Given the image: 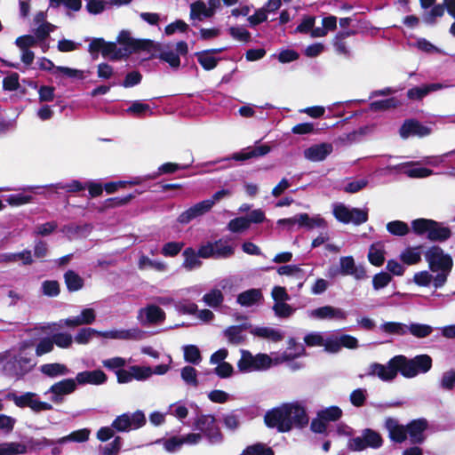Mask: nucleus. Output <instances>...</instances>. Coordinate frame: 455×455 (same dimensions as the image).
<instances>
[{
  "label": "nucleus",
  "mask_w": 455,
  "mask_h": 455,
  "mask_svg": "<svg viewBox=\"0 0 455 455\" xmlns=\"http://www.w3.org/2000/svg\"><path fill=\"white\" fill-rule=\"evenodd\" d=\"M271 148L266 144L255 147H249L247 148H244L242 152L234 154L231 159L236 161H244L253 157L263 156L268 154Z\"/></svg>",
  "instance_id": "c85d7f7f"
},
{
  "label": "nucleus",
  "mask_w": 455,
  "mask_h": 455,
  "mask_svg": "<svg viewBox=\"0 0 455 455\" xmlns=\"http://www.w3.org/2000/svg\"><path fill=\"white\" fill-rule=\"evenodd\" d=\"M6 397L12 401L16 406L20 408L29 407L35 412L52 409V404L40 401L37 395L35 393L27 392L21 395H18L15 393H9Z\"/></svg>",
  "instance_id": "1a4fd4ad"
},
{
  "label": "nucleus",
  "mask_w": 455,
  "mask_h": 455,
  "mask_svg": "<svg viewBox=\"0 0 455 455\" xmlns=\"http://www.w3.org/2000/svg\"><path fill=\"white\" fill-rule=\"evenodd\" d=\"M447 87H449L448 84H442V83H434V84H425L422 86H417V87H413V88L410 89L407 92V97L411 100H419L432 92L442 90V89H444Z\"/></svg>",
  "instance_id": "bb28decb"
},
{
  "label": "nucleus",
  "mask_w": 455,
  "mask_h": 455,
  "mask_svg": "<svg viewBox=\"0 0 455 455\" xmlns=\"http://www.w3.org/2000/svg\"><path fill=\"white\" fill-rule=\"evenodd\" d=\"M277 272L281 275L294 277L299 281V287L300 288L302 286L304 271L300 267L294 265H286L278 267Z\"/></svg>",
  "instance_id": "de8ad7c7"
},
{
  "label": "nucleus",
  "mask_w": 455,
  "mask_h": 455,
  "mask_svg": "<svg viewBox=\"0 0 455 455\" xmlns=\"http://www.w3.org/2000/svg\"><path fill=\"white\" fill-rule=\"evenodd\" d=\"M122 447V438L120 436L115 437L112 443L100 446V451L102 455H117Z\"/></svg>",
  "instance_id": "774afa93"
},
{
  "label": "nucleus",
  "mask_w": 455,
  "mask_h": 455,
  "mask_svg": "<svg viewBox=\"0 0 455 455\" xmlns=\"http://www.w3.org/2000/svg\"><path fill=\"white\" fill-rule=\"evenodd\" d=\"M432 225L433 220L427 219H418L411 222L412 230L417 235L427 234L428 235Z\"/></svg>",
  "instance_id": "e2e57ef3"
},
{
  "label": "nucleus",
  "mask_w": 455,
  "mask_h": 455,
  "mask_svg": "<svg viewBox=\"0 0 455 455\" xmlns=\"http://www.w3.org/2000/svg\"><path fill=\"white\" fill-rule=\"evenodd\" d=\"M146 424L145 414L141 411L133 413H124L117 416L112 422V427L117 432H129L138 429Z\"/></svg>",
  "instance_id": "6e6552de"
},
{
  "label": "nucleus",
  "mask_w": 455,
  "mask_h": 455,
  "mask_svg": "<svg viewBox=\"0 0 455 455\" xmlns=\"http://www.w3.org/2000/svg\"><path fill=\"white\" fill-rule=\"evenodd\" d=\"M55 28L56 27L52 23H44L37 25L36 28L33 29L34 35L41 43L43 52H45L49 47L48 44L44 43L45 39L55 30Z\"/></svg>",
  "instance_id": "c9c22d12"
},
{
  "label": "nucleus",
  "mask_w": 455,
  "mask_h": 455,
  "mask_svg": "<svg viewBox=\"0 0 455 455\" xmlns=\"http://www.w3.org/2000/svg\"><path fill=\"white\" fill-rule=\"evenodd\" d=\"M385 427L388 431L389 437L397 443H402L407 436V427L400 425L395 419H387L385 422Z\"/></svg>",
  "instance_id": "c756f323"
},
{
  "label": "nucleus",
  "mask_w": 455,
  "mask_h": 455,
  "mask_svg": "<svg viewBox=\"0 0 455 455\" xmlns=\"http://www.w3.org/2000/svg\"><path fill=\"white\" fill-rule=\"evenodd\" d=\"M243 331V326H230L224 331V335L229 344L239 345L245 340Z\"/></svg>",
  "instance_id": "a19ab883"
},
{
  "label": "nucleus",
  "mask_w": 455,
  "mask_h": 455,
  "mask_svg": "<svg viewBox=\"0 0 455 455\" xmlns=\"http://www.w3.org/2000/svg\"><path fill=\"white\" fill-rule=\"evenodd\" d=\"M240 353L241 358L237 362V368L241 372L262 371L273 364L272 358L267 354L259 353L254 355L245 349H241Z\"/></svg>",
  "instance_id": "39448f33"
},
{
  "label": "nucleus",
  "mask_w": 455,
  "mask_h": 455,
  "mask_svg": "<svg viewBox=\"0 0 455 455\" xmlns=\"http://www.w3.org/2000/svg\"><path fill=\"white\" fill-rule=\"evenodd\" d=\"M78 385H102L108 380L107 375L101 370L84 371L78 372L76 376Z\"/></svg>",
  "instance_id": "b1692460"
},
{
  "label": "nucleus",
  "mask_w": 455,
  "mask_h": 455,
  "mask_svg": "<svg viewBox=\"0 0 455 455\" xmlns=\"http://www.w3.org/2000/svg\"><path fill=\"white\" fill-rule=\"evenodd\" d=\"M327 227V221L320 214L310 216L307 213H300V228L311 230L314 228L324 229Z\"/></svg>",
  "instance_id": "7c9ffc66"
},
{
  "label": "nucleus",
  "mask_w": 455,
  "mask_h": 455,
  "mask_svg": "<svg viewBox=\"0 0 455 455\" xmlns=\"http://www.w3.org/2000/svg\"><path fill=\"white\" fill-rule=\"evenodd\" d=\"M421 246L407 247L400 253V259L406 265H415L421 260Z\"/></svg>",
  "instance_id": "e433bc0d"
},
{
  "label": "nucleus",
  "mask_w": 455,
  "mask_h": 455,
  "mask_svg": "<svg viewBox=\"0 0 455 455\" xmlns=\"http://www.w3.org/2000/svg\"><path fill=\"white\" fill-rule=\"evenodd\" d=\"M165 319L164 311L156 305H148L138 313V320L140 323L146 324H158Z\"/></svg>",
  "instance_id": "6ab92c4d"
},
{
  "label": "nucleus",
  "mask_w": 455,
  "mask_h": 455,
  "mask_svg": "<svg viewBox=\"0 0 455 455\" xmlns=\"http://www.w3.org/2000/svg\"><path fill=\"white\" fill-rule=\"evenodd\" d=\"M387 230L393 235L404 236L410 232V227L402 220H393L387 224Z\"/></svg>",
  "instance_id": "603ef678"
},
{
  "label": "nucleus",
  "mask_w": 455,
  "mask_h": 455,
  "mask_svg": "<svg viewBox=\"0 0 455 455\" xmlns=\"http://www.w3.org/2000/svg\"><path fill=\"white\" fill-rule=\"evenodd\" d=\"M339 273L342 275H352L356 280H363L367 277L364 267L356 266L351 256L341 257L339 259Z\"/></svg>",
  "instance_id": "412c9836"
},
{
  "label": "nucleus",
  "mask_w": 455,
  "mask_h": 455,
  "mask_svg": "<svg viewBox=\"0 0 455 455\" xmlns=\"http://www.w3.org/2000/svg\"><path fill=\"white\" fill-rule=\"evenodd\" d=\"M307 316L318 321H344L347 317V313L340 307L325 305L307 310Z\"/></svg>",
  "instance_id": "9b49d317"
},
{
  "label": "nucleus",
  "mask_w": 455,
  "mask_h": 455,
  "mask_svg": "<svg viewBox=\"0 0 455 455\" xmlns=\"http://www.w3.org/2000/svg\"><path fill=\"white\" fill-rule=\"evenodd\" d=\"M15 44L20 50H26L37 44L41 45V43L35 35H24L15 40Z\"/></svg>",
  "instance_id": "13d9d810"
},
{
  "label": "nucleus",
  "mask_w": 455,
  "mask_h": 455,
  "mask_svg": "<svg viewBox=\"0 0 455 455\" xmlns=\"http://www.w3.org/2000/svg\"><path fill=\"white\" fill-rule=\"evenodd\" d=\"M40 371L50 378H57L69 374V369L62 363H45L40 366Z\"/></svg>",
  "instance_id": "72a5a7b5"
},
{
  "label": "nucleus",
  "mask_w": 455,
  "mask_h": 455,
  "mask_svg": "<svg viewBox=\"0 0 455 455\" xmlns=\"http://www.w3.org/2000/svg\"><path fill=\"white\" fill-rule=\"evenodd\" d=\"M333 150L331 143H320L313 145L304 150V156L312 162L324 160Z\"/></svg>",
  "instance_id": "393cba45"
},
{
  "label": "nucleus",
  "mask_w": 455,
  "mask_h": 455,
  "mask_svg": "<svg viewBox=\"0 0 455 455\" xmlns=\"http://www.w3.org/2000/svg\"><path fill=\"white\" fill-rule=\"evenodd\" d=\"M212 17V12L208 9L207 4L204 1L198 0L190 4V19L192 20L202 21Z\"/></svg>",
  "instance_id": "2f4dec72"
},
{
  "label": "nucleus",
  "mask_w": 455,
  "mask_h": 455,
  "mask_svg": "<svg viewBox=\"0 0 455 455\" xmlns=\"http://www.w3.org/2000/svg\"><path fill=\"white\" fill-rule=\"evenodd\" d=\"M76 386L75 379H65L53 384L45 394H52V402L60 403L63 401V396L72 394L76 389Z\"/></svg>",
  "instance_id": "dca6fc26"
},
{
  "label": "nucleus",
  "mask_w": 455,
  "mask_h": 455,
  "mask_svg": "<svg viewBox=\"0 0 455 455\" xmlns=\"http://www.w3.org/2000/svg\"><path fill=\"white\" fill-rule=\"evenodd\" d=\"M204 302L211 307L220 306L224 300L223 294L219 289H212L203 297Z\"/></svg>",
  "instance_id": "864d4df0"
},
{
  "label": "nucleus",
  "mask_w": 455,
  "mask_h": 455,
  "mask_svg": "<svg viewBox=\"0 0 455 455\" xmlns=\"http://www.w3.org/2000/svg\"><path fill=\"white\" fill-rule=\"evenodd\" d=\"M440 388L451 391L455 387V370L451 369L444 371L439 381Z\"/></svg>",
  "instance_id": "bf43d9fd"
},
{
  "label": "nucleus",
  "mask_w": 455,
  "mask_h": 455,
  "mask_svg": "<svg viewBox=\"0 0 455 455\" xmlns=\"http://www.w3.org/2000/svg\"><path fill=\"white\" fill-rule=\"evenodd\" d=\"M188 52V44L184 41L177 43L175 51L169 47H164L161 50L159 58L163 61L168 63L172 68H179L180 66V56H185Z\"/></svg>",
  "instance_id": "f8f14e48"
},
{
  "label": "nucleus",
  "mask_w": 455,
  "mask_h": 455,
  "mask_svg": "<svg viewBox=\"0 0 455 455\" xmlns=\"http://www.w3.org/2000/svg\"><path fill=\"white\" fill-rule=\"evenodd\" d=\"M382 438L379 433L371 429H365L362 436L352 438L348 442V447L355 451H363L368 447L377 449L382 445Z\"/></svg>",
  "instance_id": "9d476101"
},
{
  "label": "nucleus",
  "mask_w": 455,
  "mask_h": 455,
  "mask_svg": "<svg viewBox=\"0 0 455 455\" xmlns=\"http://www.w3.org/2000/svg\"><path fill=\"white\" fill-rule=\"evenodd\" d=\"M117 381L119 383H128L132 379L145 380L152 376L151 367L148 366H132L129 370H118L116 371Z\"/></svg>",
  "instance_id": "2eb2a0df"
},
{
  "label": "nucleus",
  "mask_w": 455,
  "mask_h": 455,
  "mask_svg": "<svg viewBox=\"0 0 455 455\" xmlns=\"http://www.w3.org/2000/svg\"><path fill=\"white\" fill-rule=\"evenodd\" d=\"M160 443L163 444L164 449L167 452L171 453L179 451L183 446L180 435H175L167 439H164L160 441Z\"/></svg>",
  "instance_id": "680f3d73"
},
{
  "label": "nucleus",
  "mask_w": 455,
  "mask_h": 455,
  "mask_svg": "<svg viewBox=\"0 0 455 455\" xmlns=\"http://www.w3.org/2000/svg\"><path fill=\"white\" fill-rule=\"evenodd\" d=\"M395 363L398 364L399 372L407 379L427 373L432 368V358L428 355H419L411 359L395 355Z\"/></svg>",
  "instance_id": "20e7f679"
},
{
  "label": "nucleus",
  "mask_w": 455,
  "mask_h": 455,
  "mask_svg": "<svg viewBox=\"0 0 455 455\" xmlns=\"http://www.w3.org/2000/svg\"><path fill=\"white\" fill-rule=\"evenodd\" d=\"M304 342L308 347H323L327 352L328 335L324 336L323 332L312 331L304 337Z\"/></svg>",
  "instance_id": "79ce46f5"
},
{
  "label": "nucleus",
  "mask_w": 455,
  "mask_h": 455,
  "mask_svg": "<svg viewBox=\"0 0 455 455\" xmlns=\"http://www.w3.org/2000/svg\"><path fill=\"white\" fill-rule=\"evenodd\" d=\"M28 452L24 443L10 442L0 443V455H22Z\"/></svg>",
  "instance_id": "4c0bfd02"
},
{
  "label": "nucleus",
  "mask_w": 455,
  "mask_h": 455,
  "mask_svg": "<svg viewBox=\"0 0 455 455\" xmlns=\"http://www.w3.org/2000/svg\"><path fill=\"white\" fill-rule=\"evenodd\" d=\"M138 267L140 270L154 269L157 272L168 270V266L164 261L153 260L145 255L140 257Z\"/></svg>",
  "instance_id": "ea45409f"
},
{
  "label": "nucleus",
  "mask_w": 455,
  "mask_h": 455,
  "mask_svg": "<svg viewBox=\"0 0 455 455\" xmlns=\"http://www.w3.org/2000/svg\"><path fill=\"white\" fill-rule=\"evenodd\" d=\"M27 347L28 345L24 344L17 354L6 356L4 371L7 376L19 379L28 373L36 365L32 356L26 352Z\"/></svg>",
  "instance_id": "7ed1b4c3"
},
{
  "label": "nucleus",
  "mask_w": 455,
  "mask_h": 455,
  "mask_svg": "<svg viewBox=\"0 0 455 455\" xmlns=\"http://www.w3.org/2000/svg\"><path fill=\"white\" fill-rule=\"evenodd\" d=\"M184 262L182 264L183 267L188 271L196 269L201 267L202 261L199 258H202L199 255V251L196 253L194 249L187 248L183 251Z\"/></svg>",
  "instance_id": "58836bf2"
},
{
  "label": "nucleus",
  "mask_w": 455,
  "mask_h": 455,
  "mask_svg": "<svg viewBox=\"0 0 455 455\" xmlns=\"http://www.w3.org/2000/svg\"><path fill=\"white\" fill-rule=\"evenodd\" d=\"M342 347L355 349L358 347V340L355 337L348 334H329L327 352L338 353Z\"/></svg>",
  "instance_id": "4468645a"
},
{
  "label": "nucleus",
  "mask_w": 455,
  "mask_h": 455,
  "mask_svg": "<svg viewBox=\"0 0 455 455\" xmlns=\"http://www.w3.org/2000/svg\"><path fill=\"white\" fill-rule=\"evenodd\" d=\"M431 133V129L423 125L416 120H407L400 128V135L402 138L406 139L410 136L424 137Z\"/></svg>",
  "instance_id": "5701e85b"
},
{
  "label": "nucleus",
  "mask_w": 455,
  "mask_h": 455,
  "mask_svg": "<svg viewBox=\"0 0 455 455\" xmlns=\"http://www.w3.org/2000/svg\"><path fill=\"white\" fill-rule=\"evenodd\" d=\"M451 230L433 220L427 238L432 241H443L451 236Z\"/></svg>",
  "instance_id": "37998d69"
},
{
  "label": "nucleus",
  "mask_w": 455,
  "mask_h": 455,
  "mask_svg": "<svg viewBox=\"0 0 455 455\" xmlns=\"http://www.w3.org/2000/svg\"><path fill=\"white\" fill-rule=\"evenodd\" d=\"M407 328L408 332L419 339L427 337L433 331L432 326L423 323H411Z\"/></svg>",
  "instance_id": "5fc2aeb1"
},
{
  "label": "nucleus",
  "mask_w": 455,
  "mask_h": 455,
  "mask_svg": "<svg viewBox=\"0 0 455 455\" xmlns=\"http://www.w3.org/2000/svg\"><path fill=\"white\" fill-rule=\"evenodd\" d=\"M212 208V202L204 200L199 202L193 206L189 207L178 217V221L181 224H188L191 220L204 214L207 213Z\"/></svg>",
  "instance_id": "aec40b11"
},
{
  "label": "nucleus",
  "mask_w": 455,
  "mask_h": 455,
  "mask_svg": "<svg viewBox=\"0 0 455 455\" xmlns=\"http://www.w3.org/2000/svg\"><path fill=\"white\" fill-rule=\"evenodd\" d=\"M342 415V411L338 406H331L321 410L317 416L327 421H334L339 419Z\"/></svg>",
  "instance_id": "052dcab7"
},
{
  "label": "nucleus",
  "mask_w": 455,
  "mask_h": 455,
  "mask_svg": "<svg viewBox=\"0 0 455 455\" xmlns=\"http://www.w3.org/2000/svg\"><path fill=\"white\" fill-rule=\"evenodd\" d=\"M264 420L268 427L279 432H288L294 427H303L308 423L305 402L283 403L267 411Z\"/></svg>",
  "instance_id": "f257e3e1"
},
{
  "label": "nucleus",
  "mask_w": 455,
  "mask_h": 455,
  "mask_svg": "<svg viewBox=\"0 0 455 455\" xmlns=\"http://www.w3.org/2000/svg\"><path fill=\"white\" fill-rule=\"evenodd\" d=\"M403 173L411 178H426L433 174V171L424 167L414 166L416 163H403Z\"/></svg>",
  "instance_id": "c03bdc74"
},
{
  "label": "nucleus",
  "mask_w": 455,
  "mask_h": 455,
  "mask_svg": "<svg viewBox=\"0 0 455 455\" xmlns=\"http://www.w3.org/2000/svg\"><path fill=\"white\" fill-rule=\"evenodd\" d=\"M184 359L186 362L199 364L202 361V356L199 348L195 345H186L183 347Z\"/></svg>",
  "instance_id": "3c124183"
},
{
  "label": "nucleus",
  "mask_w": 455,
  "mask_h": 455,
  "mask_svg": "<svg viewBox=\"0 0 455 455\" xmlns=\"http://www.w3.org/2000/svg\"><path fill=\"white\" fill-rule=\"evenodd\" d=\"M103 57L110 60H119L124 57L122 48H117L115 43H107L103 46L102 53Z\"/></svg>",
  "instance_id": "6e6d98bb"
},
{
  "label": "nucleus",
  "mask_w": 455,
  "mask_h": 455,
  "mask_svg": "<svg viewBox=\"0 0 455 455\" xmlns=\"http://www.w3.org/2000/svg\"><path fill=\"white\" fill-rule=\"evenodd\" d=\"M198 62L206 70L214 68L218 60L210 52H203L197 54Z\"/></svg>",
  "instance_id": "338daca9"
},
{
  "label": "nucleus",
  "mask_w": 455,
  "mask_h": 455,
  "mask_svg": "<svg viewBox=\"0 0 455 455\" xmlns=\"http://www.w3.org/2000/svg\"><path fill=\"white\" fill-rule=\"evenodd\" d=\"M427 427V421L425 419L412 420L407 425V432L413 443H420L424 441V431Z\"/></svg>",
  "instance_id": "cd10ccee"
},
{
  "label": "nucleus",
  "mask_w": 455,
  "mask_h": 455,
  "mask_svg": "<svg viewBox=\"0 0 455 455\" xmlns=\"http://www.w3.org/2000/svg\"><path fill=\"white\" fill-rule=\"evenodd\" d=\"M89 435L90 430H88L87 428H83L80 430L74 431L71 434L58 439L57 443L58 444H64L68 442L82 443L87 441Z\"/></svg>",
  "instance_id": "09e8293b"
},
{
  "label": "nucleus",
  "mask_w": 455,
  "mask_h": 455,
  "mask_svg": "<svg viewBox=\"0 0 455 455\" xmlns=\"http://www.w3.org/2000/svg\"><path fill=\"white\" fill-rule=\"evenodd\" d=\"M399 372L398 364L395 363V356L387 364L372 363L369 368V375L378 377L383 381H392Z\"/></svg>",
  "instance_id": "ddd939ff"
},
{
  "label": "nucleus",
  "mask_w": 455,
  "mask_h": 455,
  "mask_svg": "<svg viewBox=\"0 0 455 455\" xmlns=\"http://www.w3.org/2000/svg\"><path fill=\"white\" fill-rule=\"evenodd\" d=\"M332 214L337 220L346 224L353 223L355 225H360L364 223L368 219L367 210L350 208L341 203L332 204Z\"/></svg>",
  "instance_id": "0eeeda50"
},
{
  "label": "nucleus",
  "mask_w": 455,
  "mask_h": 455,
  "mask_svg": "<svg viewBox=\"0 0 455 455\" xmlns=\"http://www.w3.org/2000/svg\"><path fill=\"white\" fill-rule=\"evenodd\" d=\"M216 424V419L210 414H202L196 417L194 425L196 429L204 434Z\"/></svg>",
  "instance_id": "8fccbe9b"
},
{
  "label": "nucleus",
  "mask_w": 455,
  "mask_h": 455,
  "mask_svg": "<svg viewBox=\"0 0 455 455\" xmlns=\"http://www.w3.org/2000/svg\"><path fill=\"white\" fill-rule=\"evenodd\" d=\"M181 379L185 381L186 384L197 387V371L192 366H185L181 369L180 371Z\"/></svg>",
  "instance_id": "0e129e2a"
},
{
  "label": "nucleus",
  "mask_w": 455,
  "mask_h": 455,
  "mask_svg": "<svg viewBox=\"0 0 455 455\" xmlns=\"http://www.w3.org/2000/svg\"><path fill=\"white\" fill-rule=\"evenodd\" d=\"M429 268L439 272L434 278V285L438 288L444 284L447 275L452 267L451 258L438 246L431 247L425 254Z\"/></svg>",
  "instance_id": "f03ea898"
},
{
  "label": "nucleus",
  "mask_w": 455,
  "mask_h": 455,
  "mask_svg": "<svg viewBox=\"0 0 455 455\" xmlns=\"http://www.w3.org/2000/svg\"><path fill=\"white\" fill-rule=\"evenodd\" d=\"M262 298L259 289H250L237 296V302L243 307H251L259 303Z\"/></svg>",
  "instance_id": "473e14b6"
},
{
  "label": "nucleus",
  "mask_w": 455,
  "mask_h": 455,
  "mask_svg": "<svg viewBox=\"0 0 455 455\" xmlns=\"http://www.w3.org/2000/svg\"><path fill=\"white\" fill-rule=\"evenodd\" d=\"M64 279L69 291H76L84 286V279L72 270L66 272Z\"/></svg>",
  "instance_id": "49530a36"
},
{
  "label": "nucleus",
  "mask_w": 455,
  "mask_h": 455,
  "mask_svg": "<svg viewBox=\"0 0 455 455\" xmlns=\"http://www.w3.org/2000/svg\"><path fill=\"white\" fill-rule=\"evenodd\" d=\"M235 253V244L230 237H223L213 243L209 242L199 247V255L204 259H226Z\"/></svg>",
  "instance_id": "423d86ee"
},
{
  "label": "nucleus",
  "mask_w": 455,
  "mask_h": 455,
  "mask_svg": "<svg viewBox=\"0 0 455 455\" xmlns=\"http://www.w3.org/2000/svg\"><path fill=\"white\" fill-rule=\"evenodd\" d=\"M251 334L269 342H278L284 338V332L270 326H254L250 329Z\"/></svg>",
  "instance_id": "4be33fe9"
},
{
  "label": "nucleus",
  "mask_w": 455,
  "mask_h": 455,
  "mask_svg": "<svg viewBox=\"0 0 455 455\" xmlns=\"http://www.w3.org/2000/svg\"><path fill=\"white\" fill-rule=\"evenodd\" d=\"M383 332L403 336L408 333L407 325L397 322H386L379 326Z\"/></svg>",
  "instance_id": "a18cd8bd"
},
{
  "label": "nucleus",
  "mask_w": 455,
  "mask_h": 455,
  "mask_svg": "<svg viewBox=\"0 0 455 455\" xmlns=\"http://www.w3.org/2000/svg\"><path fill=\"white\" fill-rule=\"evenodd\" d=\"M167 413L182 420L188 417V409L184 403L177 402L169 406Z\"/></svg>",
  "instance_id": "4d7b16f0"
},
{
  "label": "nucleus",
  "mask_w": 455,
  "mask_h": 455,
  "mask_svg": "<svg viewBox=\"0 0 455 455\" xmlns=\"http://www.w3.org/2000/svg\"><path fill=\"white\" fill-rule=\"evenodd\" d=\"M117 41L124 46L122 48L124 56H128L133 52L146 49L149 46V40H140L132 36L131 33L126 30L120 32Z\"/></svg>",
  "instance_id": "f3484780"
},
{
  "label": "nucleus",
  "mask_w": 455,
  "mask_h": 455,
  "mask_svg": "<svg viewBox=\"0 0 455 455\" xmlns=\"http://www.w3.org/2000/svg\"><path fill=\"white\" fill-rule=\"evenodd\" d=\"M99 335L112 339H141L144 337V332L138 328L130 330H111L103 332H99Z\"/></svg>",
  "instance_id": "a878e982"
},
{
  "label": "nucleus",
  "mask_w": 455,
  "mask_h": 455,
  "mask_svg": "<svg viewBox=\"0 0 455 455\" xmlns=\"http://www.w3.org/2000/svg\"><path fill=\"white\" fill-rule=\"evenodd\" d=\"M96 314L92 308H84L81 314L77 316L61 320L60 323H52L49 325L51 331H53L57 326L61 327L62 325L76 327L79 325L91 324L95 321Z\"/></svg>",
  "instance_id": "a211bd4d"
},
{
  "label": "nucleus",
  "mask_w": 455,
  "mask_h": 455,
  "mask_svg": "<svg viewBox=\"0 0 455 455\" xmlns=\"http://www.w3.org/2000/svg\"><path fill=\"white\" fill-rule=\"evenodd\" d=\"M385 245L378 242L371 245L368 253L369 261L377 267L381 266L385 260Z\"/></svg>",
  "instance_id": "f704fd0d"
},
{
  "label": "nucleus",
  "mask_w": 455,
  "mask_h": 455,
  "mask_svg": "<svg viewBox=\"0 0 455 455\" xmlns=\"http://www.w3.org/2000/svg\"><path fill=\"white\" fill-rule=\"evenodd\" d=\"M250 228V220L246 217L233 219L228 225V230L234 233H239L247 230Z\"/></svg>",
  "instance_id": "69168bd1"
}]
</instances>
